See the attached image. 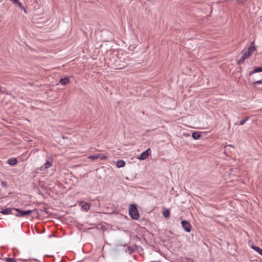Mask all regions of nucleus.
<instances>
[{
  "label": "nucleus",
  "mask_w": 262,
  "mask_h": 262,
  "mask_svg": "<svg viewBox=\"0 0 262 262\" xmlns=\"http://www.w3.org/2000/svg\"><path fill=\"white\" fill-rule=\"evenodd\" d=\"M244 55H245V56L246 57V58L247 59H248L251 55V54H250L249 52H248L247 51L245 52L244 53Z\"/></svg>",
  "instance_id": "24"
},
{
  "label": "nucleus",
  "mask_w": 262,
  "mask_h": 262,
  "mask_svg": "<svg viewBox=\"0 0 262 262\" xmlns=\"http://www.w3.org/2000/svg\"><path fill=\"white\" fill-rule=\"evenodd\" d=\"M45 167L44 168H43L42 167V169L43 170H45V169L49 168L50 167H51L52 165V162H50V161H47L46 162V163L45 164Z\"/></svg>",
  "instance_id": "17"
},
{
  "label": "nucleus",
  "mask_w": 262,
  "mask_h": 262,
  "mask_svg": "<svg viewBox=\"0 0 262 262\" xmlns=\"http://www.w3.org/2000/svg\"><path fill=\"white\" fill-rule=\"evenodd\" d=\"M107 158V156L102 154H98V159H100V160H104Z\"/></svg>",
  "instance_id": "22"
},
{
  "label": "nucleus",
  "mask_w": 262,
  "mask_h": 262,
  "mask_svg": "<svg viewBox=\"0 0 262 262\" xmlns=\"http://www.w3.org/2000/svg\"><path fill=\"white\" fill-rule=\"evenodd\" d=\"M10 1H11V2H13V4H15V5H16L17 3H18V2H19V0H10Z\"/></svg>",
  "instance_id": "27"
},
{
  "label": "nucleus",
  "mask_w": 262,
  "mask_h": 262,
  "mask_svg": "<svg viewBox=\"0 0 262 262\" xmlns=\"http://www.w3.org/2000/svg\"><path fill=\"white\" fill-rule=\"evenodd\" d=\"M137 247V245H133V246H128L127 248L125 250V252L126 253H129V254H132L133 253Z\"/></svg>",
  "instance_id": "8"
},
{
  "label": "nucleus",
  "mask_w": 262,
  "mask_h": 262,
  "mask_svg": "<svg viewBox=\"0 0 262 262\" xmlns=\"http://www.w3.org/2000/svg\"><path fill=\"white\" fill-rule=\"evenodd\" d=\"M262 72V66L261 67H255L253 69V71L252 72H250L249 73V76H251L253 74L258 72Z\"/></svg>",
  "instance_id": "10"
},
{
  "label": "nucleus",
  "mask_w": 262,
  "mask_h": 262,
  "mask_svg": "<svg viewBox=\"0 0 262 262\" xmlns=\"http://www.w3.org/2000/svg\"><path fill=\"white\" fill-rule=\"evenodd\" d=\"M248 119H249V117H246V118H245V119H244L242 120L239 122V124H237V123H235L234 124V125H244V124L246 123V122Z\"/></svg>",
  "instance_id": "19"
},
{
  "label": "nucleus",
  "mask_w": 262,
  "mask_h": 262,
  "mask_svg": "<svg viewBox=\"0 0 262 262\" xmlns=\"http://www.w3.org/2000/svg\"><path fill=\"white\" fill-rule=\"evenodd\" d=\"M170 215L169 209H166L165 210L163 211V215L166 217L168 218L169 217Z\"/></svg>",
  "instance_id": "16"
},
{
  "label": "nucleus",
  "mask_w": 262,
  "mask_h": 262,
  "mask_svg": "<svg viewBox=\"0 0 262 262\" xmlns=\"http://www.w3.org/2000/svg\"><path fill=\"white\" fill-rule=\"evenodd\" d=\"M261 83H262V79L261 80H258L255 81L253 82V83L255 84H261Z\"/></svg>",
  "instance_id": "26"
},
{
  "label": "nucleus",
  "mask_w": 262,
  "mask_h": 262,
  "mask_svg": "<svg viewBox=\"0 0 262 262\" xmlns=\"http://www.w3.org/2000/svg\"><path fill=\"white\" fill-rule=\"evenodd\" d=\"M256 49V48L254 45V42H252L251 43V46L248 48V50L247 51L250 54H252Z\"/></svg>",
  "instance_id": "11"
},
{
  "label": "nucleus",
  "mask_w": 262,
  "mask_h": 262,
  "mask_svg": "<svg viewBox=\"0 0 262 262\" xmlns=\"http://www.w3.org/2000/svg\"><path fill=\"white\" fill-rule=\"evenodd\" d=\"M181 223L183 229H191V225L189 221L182 220Z\"/></svg>",
  "instance_id": "7"
},
{
  "label": "nucleus",
  "mask_w": 262,
  "mask_h": 262,
  "mask_svg": "<svg viewBox=\"0 0 262 262\" xmlns=\"http://www.w3.org/2000/svg\"><path fill=\"white\" fill-rule=\"evenodd\" d=\"M89 158L92 160L98 159V155L90 156Z\"/></svg>",
  "instance_id": "23"
},
{
  "label": "nucleus",
  "mask_w": 262,
  "mask_h": 262,
  "mask_svg": "<svg viewBox=\"0 0 262 262\" xmlns=\"http://www.w3.org/2000/svg\"><path fill=\"white\" fill-rule=\"evenodd\" d=\"M246 59L247 58H246L245 55L243 54L242 55V56L241 57V59L237 61V64L238 65H240L242 63H244L245 59Z\"/></svg>",
  "instance_id": "18"
},
{
  "label": "nucleus",
  "mask_w": 262,
  "mask_h": 262,
  "mask_svg": "<svg viewBox=\"0 0 262 262\" xmlns=\"http://www.w3.org/2000/svg\"><path fill=\"white\" fill-rule=\"evenodd\" d=\"M16 214L15 215L18 216L24 217L29 215L33 212V210H21L20 209L16 208Z\"/></svg>",
  "instance_id": "3"
},
{
  "label": "nucleus",
  "mask_w": 262,
  "mask_h": 262,
  "mask_svg": "<svg viewBox=\"0 0 262 262\" xmlns=\"http://www.w3.org/2000/svg\"><path fill=\"white\" fill-rule=\"evenodd\" d=\"M79 205L81 206V209L83 211H87L90 209L91 206V203L89 202H85L84 201H80L79 202Z\"/></svg>",
  "instance_id": "6"
},
{
  "label": "nucleus",
  "mask_w": 262,
  "mask_h": 262,
  "mask_svg": "<svg viewBox=\"0 0 262 262\" xmlns=\"http://www.w3.org/2000/svg\"><path fill=\"white\" fill-rule=\"evenodd\" d=\"M150 154V149L148 148V149H146V150H145L144 151L142 152L140 154V155H139L137 157V159H138L140 160H145L149 157Z\"/></svg>",
  "instance_id": "5"
},
{
  "label": "nucleus",
  "mask_w": 262,
  "mask_h": 262,
  "mask_svg": "<svg viewBox=\"0 0 262 262\" xmlns=\"http://www.w3.org/2000/svg\"><path fill=\"white\" fill-rule=\"evenodd\" d=\"M38 228H39L38 225H36L35 226V229H38Z\"/></svg>",
  "instance_id": "29"
},
{
  "label": "nucleus",
  "mask_w": 262,
  "mask_h": 262,
  "mask_svg": "<svg viewBox=\"0 0 262 262\" xmlns=\"http://www.w3.org/2000/svg\"><path fill=\"white\" fill-rule=\"evenodd\" d=\"M15 210L16 208H8L5 209H2L1 211V213L5 215L13 214L15 215L16 214Z\"/></svg>",
  "instance_id": "4"
},
{
  "label": "nucleus",
  "mask_w": 262,
  "mask_h": 262,
  "mask_svg": "<svg viewBox=\"0 0 262 262\" xmlns=\"http://www.w3.org/2000/svg\"><path fill=\"white\" fill-rule=\"evenodd\" d=\"M5 260L7 262H17L15 259L10 257H6Z\"/></svg>",
  "instance_id": "21"
},
{
  "label": "nucleus",
  "mask_w": 262,
  "mask_h": 262,
  "mask_svg": "<svg viewBox=\"0 0 262 262\" xmlns=\"http://www.w3.org/2000/svg\"><path fill=\"white\" fill-rule=\"evenodd\" d=\"M125 165V162L123 160H119L117 162L116 166L118 168L123 167Z\"/></svg>",
  "instance_id": "14"
},
{
  "label": "nucleus",
  "mask_w": 262,
  "mask_h": 262,
  "mask_svg": "<svg viewBox=\"0 0 262 262\" xmlns=\"http://www.w3.org/2000/svg\"><path fill=\"white\" fill-rule=\"evenodd\" d=\"M251 248L258 253L260 255L262 256V249H260L257 246L252 245L251 246Z\"/></svg>",
  "instance_id": "15"
},
{
  "label": "nucleus",
  "mask_w": 262,
  "mask_h": 262,
  "mask_svg": "<svg viewBox=\"0 0 262 262\" xmlns=\"http://www.w3.org/2000/svg\"><path fill=\"white\" fill-rule=\"evenodd\" d=\"M201 137V134L200 132H194L192 134V137L194 140H198Z\"/></svg>",
  "instance_id": "13"
},
{
  "label": "nucleus",
  "mask_w": 262,
  "mask_h": 262,
  "mask_svg": "<svg viewBox=\"0 0 262 262\" xmlns=\"http://www.w3.org/2000/svg\"><path fill=\"white\" fill-rule=\"evenodd\" d=\"M191 230H185V231L187 232H190Z\"/></svg>",
  "instance_id": "30"
},
{
  "label": "nucleus",
  "mask_w": 262,
  "mask_h": 262,
  "mask_svg": "<svg viewBox=\"0 0 262 262\" xmlns=\"http://www.w3.org/2000/svg\"><path fill=\"white\" fill-rule=\"evenodd\" d=\"M86 229H89V230L92 229V228H88Z\"/></svg>",
  "instance_id": "31"
},
{
  "label": "nucleus",
  "mask_w": 262,
  "mask_h": 262,
  "mask_svg": "<svg viewBox=\"0 0 262 262\" xmlns=\"http://www.w3.org/2000/svg\"><path fill=\"white\" fill-rule=\"evenodd\" d=\"M248 0H238V3H243L246 1H247Z\"/></svg>",
  "instance_id": "28"
},
{
  "label": "nucleus",
  "mask_w": 262,
  "mask_h": 262,
  "mask_svg": "<svg viewBox=\"0 0 262 262\" xmlns=\"http://www.w3.org/2000/svg\"><path fill=\"white\" fill-rule=\"evenodd\" d=\"M36 233L38 234H43L42 238L43 239H47L49 238H51L52 237H57L58 236L56 235L55 232H51V233H46V230H35Z\"/></svg>",
  "instance_id": "2"
},
{
  "label": "nucleus",
  "mask_w": 262,
  "mask_h": 262,
  "mask_svg": "<svg viewBox=\"0 0 262 262\" xmlns=\"http://www.w3.org/2000/svg\"><path fill=\"white\" fill-rule=\"evenodd\" d=\"M59 81L62 85H66L70 82V80L68 77H65L61 78Z\"/></svg>",
  "instance_id": "12"
},
{
  "label": "nucleus",
  "mask_w": 262,
  "mask_h": 262,
  "mask_svg": "<svg viewBox=\"0 0 262 262\" xmlns=\"http://www.w3.org/2000/svg\"><path fill=\"white\" fill-rule=\"evenodd\" d=\"M1 185L5 188H7L8 187L7 183L3 181H1Z\"/></svg>",
  "instance_id": "25"
},
{
  "label": "nucleus",
  "mask_w": 262,
  "mask_h": 262,
  "mask_svg": "<svg viewBox=\"0 0 262 262\" xmlns=\"http://www.w3.org/2000/svg\"><path fill=\"white\" fill-rule=\"evenodd\" d=\"M129 215L130 217L137 220L139 217V213L136 204H130L128 209Z\"/></svg>",
  "instance_id": "1"
},
{
  "label": "nucleus",
  "mask_w": 262,
  "mask_h": 262,
  "mask_svg": "<svg viewBox=\"0 0 262 262\" xmlns=\"http://www.w3.org/2000/svg\"><path fill=\"white\" fill-rule=\"evenodd\" d=\"M43 230H45V229H46V227H45V226H44V227H43Z\"/></svg>",
  "instance_id": "32"
},
{
  "label": "nucleus",
  "mask_w": 262,
  "mask_h": 262,
  "mask_svg": "<svg viewBox=\"0 0 262 262\" xmlns=\"http://www.w3.org/2000/svg\"><path fill=\"white\" fill-rule=\"evenodd\" d=\"M16 5H17L20 9L24 10V11L25 13H27V11H26V9H25L24 6H23L22 4L19 2V1Z\"/></svg>",
  "instance_id": "20"
},
{
  "label": "nucleus",
  "mask_w": 262,
  "mask_h": 262,
  "mask_svg": "<svg viewBox=\"0 0 262 262\" xmlns=\"http://www.w3.org/2000/svg\"><path fill=\"white\" fill-rule=\"evenodd\" d=\"M18 163V161L16 158H10L8 160L7 163L11 166H14Z\"/></svg>",
  "instance_id": "9"
}]
</instances>
